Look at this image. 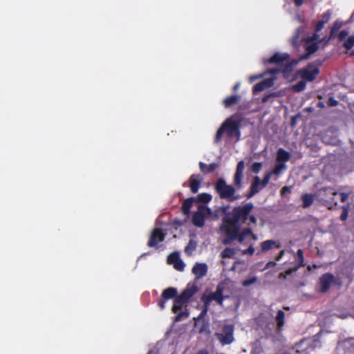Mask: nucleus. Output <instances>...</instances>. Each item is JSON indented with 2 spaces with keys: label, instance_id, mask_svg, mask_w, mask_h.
<instances>
[{
  "label": "nucleus",
  "instance_id": "nucleus-1",
  "mask_svg": "<svg viewBox=\"0 0 354 354\" xmlns=\"http://www.w3.org/2000/svg\"><path fill=\"white\" fill-rule=\"evenodd\" d=\"M251 207H234L232 211L224 214L220 226L221 233L224 235L222 243L229 245L234 241L243 243L245 237L252 234V230L247 227L241 231L242 225L245 224V219Z\"/></svg>",
  "mask_w": 354,
  "mask_h": 354
},
{
  "label": "nucleus",
  "instance_id": "nucleus-2",
  "mask_svg": "<svg viewBox=\"0 0 354 354\" xmlns=\"http://www.w3.org/2000/svg\"><path fill=\"white\" fill-rule=\"evenodd\" d=\"M241 120L238 116L234 115L227 118L218 129L214 138V142L218 144L221 142L224 133L228 138L235 137L236 140L241 138Z\"/></svg>",
  "mask_w": 354,
  "mask_h": 354
},
{
  "label": "nucleus",
  "instance_id": "nucleus-3",
  "mask_svg": "<svg viewBox=\"0 0 354 354\" xmlns=\"http://www.w3.org/2000/svg\"><path fill=\"white\" fill-rule=\"evenodd\" d=\"M214 189L221 199L229 202L237 201L241 198V195L236 194V188L232 185H227L223 178H218L214 184Z\"/></svg>",
  "mask_w": 354,
  "mask_h": 354
},
{
  "label": "nucleus",
  "instance_id": "nucleus-4",
  "mask_svg": "<svg viewBox=\"0 0 354 354\" xmlns=\"http://www.w3.org/2000/svg\"><path fill=\"white\" fill-rule=\"evenodd\" d=\"M198 291V288L195 285L188 284L183 291L179 295H176L174 299L173 306L171 310L174 313H177L180 310L183 306L187 304L189 300Z\"/></svg>",
  "mask_w": 354,
  "mask_h": 354
},
{
  "label": "nucleus",
  "instance_id": "nucleus-5",
  "mask_svg": "<svg viewBox=\"0 0 354 354\" xmlns=\"http://www.w3.org/2000/svg\"><path fill=\"white\" fill-rule=\"evenodd\" d=\"M225 288V283L223 281L220 282L216 288V291L208 295L203 294L201 297V301L203 304L209 305L212 301H215L218 304L222 306L225 298L223 291Z\"/></svg>",
  "mask_w": 354,
  "mask_h": 354
},
{
  "label": "nucleus",
  "instance_id": "nucleus-6",
  "mask_svg": "<svg viewBox=\"0 0 354 354\" xmlns=\"http://www.w3.org/2000/svg\"><path fill=\"white\" fill-rule=\"evenodd\" d=\"M234 330L233 325L224 324L221 328V332L216 333L215 336L221 345H228L234 341Z\"/></svg>",
  "mask_w": 354,
  "mask_h": 354
},
{
  "label": "nucleus",
  "instance_id": "nucleus-7",
  "mask_svg": "<svg viewBox=\"0 0 354 354\" xmlns=\"http://www.w3.org/2000/svg\"><path fill=\"white\" fill-rule=\"evenodd\" d=\"M341 281L330 272L322 274L319 279V292L325 293L328 292L333 284L341 285Z\"/></svg>",
  "mask_w": 354,
  "mask_h": 354
},
{
  "label": "nucleus",
  "instance_id": "nucleus-8",
  "mask_svg": "<svg viewBox=\"0 0 354 354\" xmlns=\"http://www.w3.org/2000/svg\"><path fill=\"white\" fill-rule=\"evenodd\" d=\"M321 64V62H319L317 64H316L315 62L310 63L306 68H301L299 71V73L301 78L305 81L312 82L319 73V66Z\"/></svg>",
  "mask_w": 354,
  "mask_h": 354
},
{
  "label": "nucleus",
  "instance_id": "nucleus-9",
  "mask_svg": "<svg viewBox=\"0 0 354 354\" xmlns=\"http://www.w3.org/2000/svg\"><path fill=\"white\" fill-rule=\"evenodd\" d=\"M165 239V234L162 232V229L155 228L149 239L147 245L150 248H159L158 243L162 242Z\"/></svg>",
  "mask_w": 354,
  "mask_h": 354
},
{
  "label": "nucleus",
  "instance_id": "nucleus-10",
  "mask_svg": "<svg viewBox=\"0 0 354 354\" xmlns=\"http://www.w3.org/2000/svg\"><path fill=\"white\" fill-rule=\"evenodd\" d=\"M178 291L176 288L169 287L165 289L161 295V297L158 301V306L161 309L163 310L165 308L166 301L171 299H174V297L177 295Z\"/></svg>",
  "mask_w": 354,
  "mask_h": 354
},
{
  "label": "nucleus",
  "instance_id": "nucleus-11",
  "mask_svg": "<svg viewBox=\"0 0 354 354\" xmlns=\"http://www.w3.org/2000/svg\"><path fill=\"white\" fill-rule=\"evenodd\" d=\"M206 209L205 206H199L198 211L195 212L192 215V223L196 226L201 227L205 224L204 212Z\"/></svg>",
  "mask_w": 354,
  "mask_h": 354
},
{
  "label": "nucleus",
  "instance_id": "nucleus-12",
  "mask_svg": "<svg viewBox=\"0 0 354 354\" xmlns=\"http://www.w3.org/2000/svg\"><path fill=\"white\" fill-rule=\"evenodd\" d=\"M290 56L287 53L281 54L279 53H274L271 57H270L266 63L268 64H276L279 65H283L285 62H288L289 60Z\"/></svg>",
  "mask_w": 354,
  "mask_h": 354
},
{
  "label": "nucleus",
  "instance_id": "nucleus-13",
  "mask_svg": "<svg viewBox=\"0 0 354 354\" xmlns=\"http://www.w3.org/2000/svg\"><path fill=\"white\" fill-rule=\"evenodd\" d=\"M207 266L205 263H197L192 268V272L196 279H201L206 275L207 272Z\"/></svg>",
  "mask_w": 354,
  "mask_h": 354
},
{
  "label": "nucleus",
  "instance_id": "nucleus-14",
  "mask_svg": "<svg viewBox=\"0 0 354 354\" xmlns=\"http://www.w3.org/2000/svg\"><path fill=\"white\" fill-rule=\"evenodd\" d=\"M203 178L200 175L192 174L189 179V186L192 193L198 192Z\"/></svg>",
  "mask_w": 354,
  "mask_h": 354
},
{
  "label": "nucleus",
  "instance_id": "nucleus-15",
  "mask_svg": "<svg viewBox=\"0 0 354 354\" xmlns=\"http://www.w3.org/2000/svg\"><path fill=\"white\" fill-rule=\"evenodd\" d=\"M273 84V80L270 78L266 79L261 82L256 84L252 88L253 94H256L259 92L263 91L264 89L272 86Z\"/></svg>",
  "mask_w": 354,
  "mask_h": 354
},
{
  "label": "nucleus",
  "instance_id": "nucleus-16",
  "mask_svg": "<svg viewBox=\"0 0 354 354\" xmlns=\"http://www.w3.org/2000/svg\"><path fill=\"white\" fill-rule=\"evenodd\" d=\"M199 168L202 173L204 174H207L212 173L214 170H216L219 167V164L216 162H212L209 165H207L203 162H200Z\"/></svg>",
  "mask_w": 354,
  "mask_h": 354
},
{
  "label": "nucleus",
  "instance_id": "nucleus-17",
  "mask_svg": "<svg viewBox=\"0 0 354 354\" xmlns=\"http://www.w3.org/2000/svg\"><path fill=\"white\" fill-rule=\"evenodd\" d=\"M277 324L276 330L277 333L282 331L283 327L285 324V313L282 310H279L275 317Z\"/></svg>",
  "mask_w": 354,
  "mask_h": 354
},
{
  "label": "nucleus",
  "instance_id": "nucleus-18",
  "mask_svg": "<svg viewBox=\"0 0 354 354\" xmlns=\"http://www.w3.org/2000/svg\"><path fill=\"white\" fill-rule=\"evenodd\" d=\"M281 243L274 240H266L261 243V252H266L273 247L277 248H281Z\"/></svg>",
  "mask_w": 354,
  "mask_h": 354
},
{
  "label": "nucleus",
  "instance_id": "nucleus-19",
  "mask_svg": "<svg viewBox=\"0 0 354 354\" xmlns=\"http://www.w3.org/2000/svg\"><path fill=\"white\" fill-rule=\"evenodd\" d=\"M259 185H260V178L259 176H255L252 182V184H251V186L250 188V192L247 195L248 198L252 197L254 194H256L257 193L259 192Z\"/></svg>",
  "mask_w": 354,
  "mask_h": 354
},
{
  "label": "nucleus",
  "instance_id": "nucleus-20",
  "mask_svg": "<svg viewBox=\"0 0 354 354\" xmlns=\"http://www.w3.org/2000/svg\"><path fill=\"white\" fill-rule=\"evenodd\" d=\"M241 99V96L239 95H232L230 96H227L225 97L223 101V104L225 108H230L233 105L237 104Z\"/></svg>",
  "mask_w": 354,
  "mask_h": 354
},
{
  "label": "nucleus",
  "instance_id": "nucleus-21",
  "mask_svg": "<svg viewBox=\"0 0 354 354\" xmlns=\"http://www.w3.org/2000/svg\"><path fill=\"white\" fill-rule=\"evenodd\" d=\"M194 201L195 198L192 197L188 198L184 201L182 204L181 210L185 215L188 216L190 214V209Z\"/></svg>",
  "mask_w": 354,
  "mask_h": 354
},
{
  "label": "nucleus",
  "instance_id": "nucleus-22",
  "mask_svg": "<svg viewBox=\"0 0 354 354\" xmlns=\"http://www.w3.org/2000/svg\"><path fill=\"white\" fill-rule=\"evenodd\" d=\"M290 158V153L286 150H284L282 148H280L277 151V162H282L284 163L285 162H287Z\"/></svg>",
  "mask_w": 354,
  "mask_h": 354
},
{
  "label": "nucleus",
  "instance_id": "nucleus-23",
  "mask_svg": "<svg viewBox=\"0 0 354 354\" xmlns=\"http://www.w3.org/2000/svg\"><path fill=\"white\" fill-rule=\"evenodd\" d=\"M342 22H341L339 20H336L333 24L330 31V36L328 37V38L326 39V43L328 42L332 38H333L335 36L337 31L342 28Z\"/></svg>",
  "mask_w": 354,
  "mask_h": 354
},
{
  "label": "nucleus",
  "instance_id": "nucleus-24",
  "mask_svg": "<svg viewBox=\"0 0 354 354\" xmlns=\"http://www.w3.org/2000/svg\"><path fill=\"white\" fill-rule=\"evenodd\" d=\"M315 196L312 194H304L301 196L302 207L307 208L314 202Z\"/></svg>",
  "mask_w": 354,
  "mask_h": 354
},
{
  "label": "nucleus",
  "instance_id": "nucleus-25",
  "mask_svg": "<svg viewBox=\"0 0 354 354\" xmlns=\"http://www.w3.org/2000/svg\"><path fill=\"white\" fill-rule=\"evenodd\" d=\"M238 207H251L250 209L249 214L248 215V218L245 219V223L247 222L248 220H249L250 223H248V225H250V224H254V225L257 224V218L255 217L254 215L251 214V212H252V209H254V204L252 203L249 202L243 205H239Z\"/></svg>",
  "mask_w": 354,
  "mask_h": 354
},
{
  "label": "nucleus",
  "instance_id": "nucleus-26",
  "mask_svg": "<svg viewBox=\"0 0 354 354\" xmlns=\"http://www.w3.org/2000/svg\"><path fill=\"white\" fill-rule=\"evenodd\" d=\"M212 198V196L211 194L207 193H201L197 196L195 201L202 203H208L209 201H211Z\"/></svg>",
  "mask_w": 354,
  "mask_h": 354
},
{
  "label": "nucleus",
  "instance_id": "nucleus-27",
  "mask_svg": "<svg viewBox=\"0 0 354 354\" xmlns=\"http://www.w3.org/2000/svg\"><path fill=\"white\" fill-rule=\"evenodd\" d=\"M286 168L285 163L277 162L273 169V170L270 172L272 173V175L279 176L282 170H284Z\"/></svg>",
  "mask_w": 354,
  "mask_h": 354
},
{
  "label": "nucleus",
  "instance_id": "nucleus-28",
  "mask_svg": "<svg viewBox=\"0 0 354 354\" xmlns=\"http://www.w3.org/2000/svg\"><path fill=\"white\" fill-rule=\"evenodd\" d=\"M281 73L283 74L284 77L288 76L293 70L292 64H290L288 62H285L283 65L281 66Z\"/></svg>",
  "mask_w": 354,
  "mask_h": 354
},
{
  "label": "nucleus",
  "instance_id": "nucleus-29",
  "mask_svg": "<svg viewBox=\"0 0 354 354\" xmlns=\"http://www.w3.org/2000/svg\"><path fill=\"white\" fill-rule=\"evenodd\" d=\"M235 254L234 250L230 248H225L221 253V257L223 259L232 258Z\"/></svg>",
  "mask_w": 354,
  "mask_h": 354
},
{
  "label": "nucleus",
  "instance_id": "nucleus-30",
  "mask_svg": "<svg viewBox=\"0 0 354 354\" xmlns=\"http://www.w3.org/2000/svg\"><path fill=\"white\" fill-rule=\"evenodd\" d=\"M263 351V346L260 341H256L252 346V354H261Z\"/></svg>",
  "mask_w": 354,
  "mask_h": 354
},
{
  "label": "nucleus",
  "instance_id": "nucleus-31",
  "mask_svg": "<svg viewBox=\"0 0 354 354\" xmlns=\"http://www.w3.org/2000/svg\"><path fill=\"white\" fill-rule=\"evenodd\" d=\"M243 174H234V184L235 187L239 189L242 187V180H243Z\"/></svg>",
  "mask_w": 354,
  "mask_h": 354
},
{
  "label": "nucleus",
  "instance_id": "nucleus-32",
  "mask_svg": "<svg viewBox=\"0 0 354 354\" xmlns=\"http://www.w3.org/2000/svg\"><path fill=\"white\" fill-rule=\"evenodd\" d=\"M349 204L342 206L341 208L342 209V212L340 215V220L342 221H346L347 220L349 211Z\"/></svg>",
  "mask_w": 354,
  "mask_h": 354
},
{
  "label": "nucleus",
  "instance_id": "nucleus-33",
  "mask_svg": "<svg viewBox=\"0 0 354 354\" xmlns=\"http://www.w3.org/2000/svg\"><path fill=\"white\" fill-rule=\"evenodd\" d=\"M343 46L346 50H351L354 46V36H350L343 44Z\"/></svg>",
  "mask_w": 354,
  "mask_h": 354
},
{
  "label": "nucleus",
  "instance_id": "nucleus-34",
  "mask_svg": "<svg viewBox=\"0 0 354 354\" xmlns=\"http://www.w3.org/2000/svg\"><path fill=\"white\" fill-rule=\"evenodd\" d=\"M180 259L179 255L177 252L170 254L167 257V263L169 264H174Z\"/></svg>",
  "mask_w": 354,
  "mask_h": 354
},
{
  "label": "nucleus",
  "instance_id": "nucleus-35",
  "mask_svg": "<svg viewBox=\"0 0 354 354\" xmlns=\"http://www.w3.org/2000/svg\"><path fill=\"white\" fill-rule=\"evenodd\" d=\"M318 50V45L317 43H313L307 45L306 50L308 55H312Z\"/></svg>",
  "mask_w": 354,
  "mask_h": 354
},
{
  "label": "nucleus",
  "instance_id": "nucleus-36",
  "mask_svg": "<svg viewBox=\"0 0 354 354\" xmlns=\"http://www.w3.org/2000/svg\"><path fill=\"white\" fill-rule=\"evenodd\" d=\"M324 25H325V24L322 21H321L320 20L319 21H317V23L316 24V26H315V33L313 34V38L315 39H316V40L317 39V38L319 37L317 35V32L322 30Z\"/></svg>",
  "mask_w": 354,
  "mask_h": 354
},
{
  "label": "nucleus",
  "instance_id": "nucleus-37",
  "mask_svg": "<svg viewBox=\"0 0 354 354\" xmlns=\"http://www.w3.org/2000/svg\"><path fill=\"white\" fill-rule=\"evenodd\" d=\"M272 176V173H270V171L266 173L265 174L263 178L261 180H260V185L263 187H265L269 183V181H270Z\"/></svg>",
  "mask_w": 354,
  "mask_h": 354
},
{
  "label": "nucleus",
  "instance_id": "nucleus-38",
  "mask_svg": "<svg viewBox=\"0 0 354 354\" xmlns=\"http://www.w3.org/2000/svg\"><path fill=\"white\" fill-rule=\"evenodd\" d=\"M324 205L327 207L328 209L332 210L335 206L337 205V202L335 201L334 198H331L330 201H326Z\"/></svg>",
  "mask_w": 354,
  "mask_h": 354
},
{
  "label": "nucleus",
  "instance_id": "nucleus-39",
  "mask_svg": "<svg viewBox=\"0 0 354 354\" xmlns=\"http://www.w3.org/2000/svg\"><path fill=\"white\" fill-rule=\"evenodd\" d=\"M244 168H245L244 161L243 160L239 161L237 164L235 174H243Z\"/></svg>",
  "mask_w": 354,
  "mask_h": 354
},
{
  "label": "nucleus",
  "instance_id": "nucleus-40",
  "mask_svg": "<svg viewBox=\"0 0 354 354\" xmlns=\"http://www.w3.org/2000/svg\"><path fill=\"white\" fill-rule=\"evenodd\" d=\"M257 281V277H252L251 279H246V280H244L243 282H242V286L243 287H248L250 286V285L256 283Z\"/></svg>",
  "mask_w": 354,
  "mask_h": 354
},
{
  "label": "nucleus",
  "instance_id": "nucleus-41",
  "mask_svg": "<svg viewBox=\"0 0 354 354\" xmlns=\"http://www.w3.org/2000/svg\"><path fill=\"white\" fill-rule=\"evenodd\" d=\"M173 265H174V268L176 270H178V271H183L184 270L185 263L180 259Z\"/></svg>",
  "mask_w": 354,
  "mask_h": 354
},
{
  "label": "nucleus",
  "instance_id": "nucleus-42",
  "mask_svg": "<svg viewBox=\"0 0 354 354\" xmlns=\"http://www.w3.org/2000/svg\"><path fill=\"white\" fill-rule=\"evenodd\" d=\"M209 307V305L203 304V308L196 319L199 320L201 319H203L207 315Z\"/></svg>",
  "mask_w": 354,
  "mask_h": 354
},
{
  "label": "nucleus",
  "instance_id": "nucleus-43",
  "mask_svg": "<svg viewBox=\"0 0 354 354\" xmlns=\"http://www.w3.org/2000/svg\"><path fill=\"white\" fill-rule=\"evenodd\" d=\"M306 87V82L304 81H299L295 86L294 88L297 91H303Z\"/></svg>",
  "mask_w": 354,
  "mask_h": 354
},
{
  "label": "nucleus",
  "instance_id": "nucleus-44",
  "mask_svg": "<svg viewBox=\"0 0 354 354\" xmlns=\"http://www.w3.org/2000/svg\"><path fill=\"white\" fill-rule=\"evenodd\" d=\"M331 12L330 10H327L322 15L321 21L326 24L330 19Z\"/></svg>",
  "mask_w": 354,
  "mask_h": 354
},
{
  "label": "nucleus",
  "instance_id": "nucleus-45",
  "mask_svg": "<svg viewBox=\"0 0 354 354\" xmlns=\"http://www.w3.org/2000/svg\"><path fill=\"white\" fill-rule=\"evenodd\" d=\"M262 167V164L261 162H254L252 165V170L254 173H259Z\"/></svg>",
  "mask_w": 354,
  "mask_h": 354
},
{
  "label": "nucleus",
  "instance_id": "nucleus-46",
  "mask_svg": "<svg viewBox=\"0 0 354 354\" xmlns=\"http://www.w3.org/2000/svg\"><path fill=\"white\" fill-rule=\"evenodd\" d=\"M188 315H189L188 313L186 311L180 312L178 313H177V315L175 317V321L179 322L182 319L183 317H188Z\"/></svg>",
  "mask_w": 354,
  "mask_h": 354
},
{
  "label": "nucleus",
  "instance_id": "nucleus-47",
  "mask_svg": "<svg viewBox=\"0 0 354 354\" xmlns=\"http://www.w3.org/2000/svg\"><path fill=\"white\" fill-rule=\"evenodd\" d=\"M348 35V32L346 30H341L337 35V38L339 41H343L346 39L347 35Z\"/></svg>",
  "mask_w": 354,
  "mask_h": 354
},
{
  "label": "nucleus",
  "instance_id": "nucleus-48",
  "mask_svg": "<svg viewBox=\"0 0 354 354\" xmlns=\"http://www.w3.org/2000/svg\"><path fill=\"white\" fill-rule=\"evenodd\" d=\"M327 195L336 196L338 193L333 187H325L322 189Z\"/></svg>",
  "mask_w": 354,
  "mask_h": 354
},
{
  "label": "nucleus",
  "instance_id": "nucleus-49",
  "mask_svg": "<svg viewBox=\"0 0 354 354\" xmlns=\"http://www.w3.org/2000/svg\"><path fill=\"white\" fill-rule=\"evenodd\" d=\"M254 247L252 246V245H250L248 249L246 250H243L242 251V254H249L250 256L253 255L254 253Z\"/></svg>",
  "mask_w": 354,
  "mask_h": 354
},
{
  "label": "nucleus",
  "instance_id": "nucleus-50",
  "mask_svg": "<svg viewBox=\"0 0 354 354\" xmlns=\"http://www.w3.org/2000/svg\"><path fill=\"white\" fill-rule=\"evenodd\" d=\"M264 74L262 73V74H259V75H251L248 78V81L250 83H252L254 82V81L259 80V79H261L263 77Z\"/></svg>",
  "mask_w": 354,
  "mask_h": 354
},
{
  "label": "nucleus",
  "instance_id": "nucleus-51",
  "mask_svg": "<svg viewBox=\"0 0 354 354\" xmlns=\"http://www.w3.org/2000/svg\"><path fill=\"white\" fill-rule=\"evenodd\" d=\"M297 257H298L299 266H303V263H304L303 250L301 249H299L297 250Z\"/></svg>",
  "mask_w": 354,
  "mask_h": 354
},
{
  "label": "nucleus",
  "instance_id": "nucleus-52",
  "mask_svg": "<svg viewBox=\"0 0 354 354\" xmlns=\"http://www.w3.org/2000/svg\"><path fill=\"white\" fill-rule=\"evenodd\" d=\"M327 104L329 106H335L338 104V101L334 97H330L328 100Z\"/></svg>",
  "mask_w": 354,
  "mask_h": 354
},
{
  "label": "nucleus",
  "instance_id": "nucleus-53",
  "mask_svg": "<svg viewBox=\"0 0 354 354\" xmlns=\"http://www.w3.org/2000/svg\"><path fill=\"white\" fill-rule=\"evenodd\" d=\"M291 187H288V186H284L281 189V196L282 197H284L286 196V194L287 193H290L291 192Z\"/></svg>",
  "mask_w": 354,
  "mask_h": 354
},
{
  "label": "nucleus",
  "instance_id": "nucleus-54",
  "mask_svg": "<svg viewBox=\"0 0 354 354\" xmlns=\"http://www.w3.org/2000/svg\"><path fill=\"white\" fill-rule=\"evenodd\" d=\"M339 195L341 196L340 201L342 203H344L347 201V199L349 197L350 192L345 193V192H339Z\"/></svg>",
  "mask_w": 354,
  "mask_h": 354
},
{
  "label": "nucleus",
  "instance_id": "nucleus-55",
  "mask_svg": "<svg viewBox=\"0 0 354 354\" xmlns=\"http://www.w3.org/2000/svg\"><path fill=\"white\" fill-rule=\"evenodd\" d=\"M192 241H189V244H188V245H187V246H186V248H185V252L186 253H187V254H188V253H190L189 250H194V249H195V248H196V245H195V243H194L192 246H191V245H192Z\"/></svg>",
  "mask_w": 354,
  "mask_h": 354
},
{
  "label": "nucleus",
  "instance_id": "nucleus-56",
  "mask_svg": "<svg viewBox=\"0 0 354 354\" xmlns=\"http://www.w3.org/2000/svg\"><path fill=\"white\" fill-rule=\"evenodd\" d=\"M281 72V68H271L268 70V73L270 75H275Z\"/></svg>",
  "mask_w": 354,
  "mask_h": 354
},
{
  "label": "nucleus",
  "instance_id": "nucleus-57",
  "mask_svg": "<svg viewBox=\"0 0 354 354\" xmlns=\"http://www.w3.org/2000/svg\"><path fill=\"white\" fill-rule=\"evenodd\" d=\"M276 266V262L275 261H270L269 262H268L265 266V268H263V270H266V269H268L270 268H272V267H274Z\"/></svg>",
  "mask_w": 354,
  "mask_h": 354
},
{
  "label": "nucleus",
  "instance_id": "nucleus-58",
  "mask_svg": "<svg viewBox=\"0 0 354 354\" xmlns=\"http://www.w3.org/2000/svg\"><path fill=\"white\" fill-rule=\"evenodd\" d=\"M270 97H271L270 94L264 95L262 98V102L265 103V102H268L269 100V99L270 98Z\"/></svg>",
  "mask_w": 354,
  "mask_h": 354
},
{
  "label": "nucleus",
  "instance_id": "nucleus-59",
  "mask_svg": "<svg viewBox=\"0 0 354 354\" xmlns=\"http://www.w3.org/2000/svg\"><path fill=\"white\" fill-rule=\"evenodd\" d=\"M297 6H301L304 3V0H293Z\"/></svg>",
  "mask_w": 354,
  "mask_h": 354
},
{
  "label": "nucleus",
  "instance_id": "nucleus-60",
  "mask_svg": "<svg viewBox=\"0 0 354 354\" xmlns=\"http://www.w3.org/2000/svg\"><path fill=\"white\" fill-rule=\"evenodd\" d=\"M284 254V251L281 250L276 257V261H279Z\"/></svg>",
  "mask_w": 354,
  "mask_h": 354
},
{
  "label": "nucleus",
  "instance_id": "nucleus-61",
  "mask_svg": "<svg viewBox=\"0 0 354 354\" xmlns=\"http://www.w3.org/2000/svg\"><path fill=\"white\" fill-rule=\"evenodd\" d=\"M197 354H209L208 351L205 349H201L200 351H198V352L197 353Z\"/></svg>",
  "mask_w": 354,
  "mask_h": 354
},
{
  "label": "nucleus",
  "instance_id": "nucleus-62",
  "mask_svg": "<svg viewBox=\"0 0 354 354\" xmlns=\"http://www.w3.org/2000/svg\"><path fill=\"white\" fill-rule=\"evenodd\" d=\"M288 63H289L290 64H292V67H294L295 65H297V64L298 61H297V60H295V59H292L291 62H288Z\"/></svg>",
  "mask_w": 354,
  "mask_h": 354
},
{
  "label": "nucleus",
  "instance_id": "nucleus-63",
  "mask_svg": "<svg viewBox=\"0 0 354 354\" xmlns=\"http://www.w3.org/2000/svg\"><path fill=\"white\" fill-rule=\"evenodd\" d=\"M239 87H240V83H239V82H238V83H236V84L234 86V87H233V90L236 91H237V90L239 88Z\"/></svg>",
  "mask_w": 354,
  "mask_h": 354
},
{
  "label": "nucleus",
  "instance_id": "nucleus-64",
  "mask_svg": "<svg viewBox=\"0 0 354 354\" xmlns=\"http://www.w3.org/2000/svg\"><path fill=\"white\" fill-rule=\"evenodd\" d=\"M250 235L252 236V239H254L255 241L257 240V236L256 234H254L253 232H252V234H250Z\"/></svg>",
  "mask_w": 354,
  "mask_h": 354
}]
</instances>
